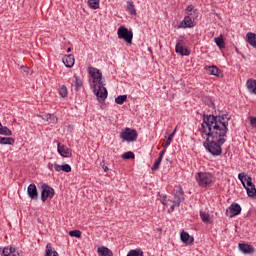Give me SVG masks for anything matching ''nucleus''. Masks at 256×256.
<instances>
[{"mask_svg": "<svg viewBox=\"0 0 256 256\" xmlns=\"http://www.w3.org/2000/svg\"><path fill=\"white\" fill-rule=\"evenodd\" d=\"M180 239L182 243H186V245H191V243L195 241V238H193V236L189 235V233L185 231L181 232Z\"/></svg>", "mask_w": 256, "mask_h": 256, "instance_id": "obj_16", "label": "nucleus"}, {"mask_svg": "<svg viewBox=\"0 0 256 256\" xmlns=\"http://www.w3.org/2000/svg\"><path fill=\"white\" fill-rule=\"evenodd\" d=\"M70 237H76V239H81V231L80 230H72L69 232Z\"/></svg>", "mask_w": 256, "mask_h": 256, "instance_id": "obj_37", "label": "nucleus"}, {"mask_svg": "<svg viewBox=\"0 0 256 256\" xmlns=\"http://www.w3.org/2000/svg\"><path fill=\"white\" fill-rule=\"evenodd\" d=\"M54 169H55V171H57V172H59V171H62V168H61V165H59V164H54Z\"/></svg>", "mask_w": 256, "mask_h": 256, "instance_id": "obj_46", "label": "nucleus"}, {"mask_svg": "<svg viewBox=\"0 0 256 256\" xmlns=\"http://www.w3.org/2000/svg\"><path fill=\"white\" fill-rule=\"evenodd\" d=\"M202 118V125H205L207 129H215V127H217L218 129H226V134L229 133V121H231V117H229V114H203Z\"/></svg>", "mask_w": 256, "mask_h": 256, "instance_id": "obj_3", "label": "nucleus"}, {"mask_svg": "<svg viewBox=\"0 0 256 256\" xmlns=\"http://www.w3.org/2000/svg\"><path fill=\"white\" fill-rule=\"evenodd\" d=\"M182 201H185V197L183 196V188L181 186L175 187L173 200L167 199V196L161 199V203L166 207H170L171 211H175V207H180Z\"/></svg>", "mask_w": 256, "mask_h": 256, "instance_id": "obj_4", "label": "nucleus"}, {"mask_svg": "<svg viewBox=\"0 0 256 256\" xmlns=\"http://www.w3.org/2000/svg\"><path fill=\"white\" fill-rule=\"evenodd\" d=\"M55 197V189L49 186V184L43 183L41 185V201L45 203L48 199H53Z\"/></svg>", "mask_w": 256, "mask_h": 256, "instance_id": "obj_8", "label": "nucleus"}, {"mask_svg": "<svg viewBox=\"0 0 256 256\" xmlns=\"http://www.w3.org/2000/svg\"><path fill=\"white\" fill-rule=\"evenodd\" d=\"M175 51L176 53H179V55H182L185 57H189V55H191V50L185 48L183 45H181V43L176 44Z\"/></svg>", "mask_w": 256, "mask_h": 256, "instance_id": "obj_15", "label": "nucleus"}, {"mask_svg": "<svg viewBox=\"0 0 256 256\" xmlns=\"http://www.w3.org/2000/svg\"><path fill=\"white\" fill-rule=\"evenodd\" d=\"M88 72L93 79V89L99 103H105V99H107V95H109V93L107 92V88H105V83L103 82V73H101V70L93 67L88 68Z\"/></svg>", "mask_w": 256, "mask_h": 256, "instance_id": "obj_2", "label": "nucleus"}, {"mask_svg": "<svg viewBox=\"0 0 256 256\" xmlns=\"http://www.w3.org/2000/svg\"><path fill=\"white\" fill-rule=\"evenodd\" d=\"M101 167L104 169L105 173H109V167L105 166V161L101 162Z\"/></svg>", "mask_w": 256, "mask_h": 256, "instance_id": "obj_41", "label": "nucleus"}, {"mask_svg": "<svg viewBox=\"0 0 256 256\" xmlns=\"http://www.w3.org/2000/svg\"><path fill=\"white\" fill-rule=\"evenodd\" d=\"M97 253L99 256H113V251L105 246L99 247Z\"/></svg>", "mask_w": 256, "mask_h": 256, "instance_id": "obj_21", "label": "nucleus"}, {"mask_svg": "<svg viewBox=\"0 0 256 256\" xmlns=\"http://www.w3.org/2000/svg\"><path fill=\"white\" fill-rule=\"evenodd\" d=\"M195 17L193 13H188L187 16L184 17L183 21L180 22L179 27L182 29H188L195 26Z\"/></svg>", "mask_w": 256, "mask_h": 256, "instance_id": "obj_9", "label": "nucleus"}, {"mask_svg": "<svg viewBox=\"0 0 256 256\" xmlns=\"http://www.w3.org/2000/svg\"><path fill=\"white\" fill-rule=\"evenodd\" d=\"M58 153L61 157H71L73 155L71 149L65 145L61 146V143L58 144Z\"/></svg>", "mask_w": 256, "mask_h": 256, "instance_id": "obj_14", "label": "nucleus"}, {"mask_svg": "<svg viewBox=\"0 0 256 256\" xmlns=\"http://www.w3.org/2000/svg\"><path fill=\"white\" fill-rule=\"evenodd\" d=\"M61 169L62 171H64V173H71V165L69 164L61 165Z\"/></svg>", "mask_w": 256, "mask_h": 256, "instance_id": "obj_40", "label": "nucleus"}, {"mask_svg": "<svg viewBox=\"0 0 256 256\" xmlns=\"http://www.w3.org/2000/svg\"><path fill=\"white\" fill-rule=\"evenodd\" d=\"M11 253H13V247H5L2 251V256H11Z\"/></svg>", "mask_w": 256, "mask_h": 256, "instance_id": "obj_38", "label": "nucleus"}, {"mask_svg": "<svg viewBox=\"0 0 256 256\" xmlns=\"http://www.w3.org/2000/svg\"><path fill=\"white\" fill-rule=\"evenodd\" d=\"M42 119L47 121V123H57L58 118L55 114H44L42 115Z\"/></svg>", "mask_w": 256, "mask_h": 256, "instance_id": "obj_23", "label": "nucleus"}, {"mask_svg": "<svg viewBox=\"0 0 256 256\" xmlns=\"http://www.w3.org/2000/svg\"><path fill=\"white\" fill-rule=\"evenodd\" d=\"M187 11V15H189V13H193V5H188L186 8Z\"/></svg>", "mask_w": 256, "mask_h": 256, "instance_id": "obj_44", "label": "nucleus"}, {"mask_svg": "<svg viewBox=\"0 0 256 256\" xmlns=\"http://www.w3.org/2000/svg\"><path fill=\"white\" fill-rule=\"evenodd\" d=\"M15 139L12 137H0V145H13Z\"/></svg>", "mask_w": 256, "mask_h": 256, "instance_id": "obj_24", "label": "nucleus"}, {"mask_svg": "<svg viewBox=\"0 0 256 256\" xmlns=\"http://www.w3.org/2000/svg\"><path fill=\"white\" fill-rule=\"evenodd\" d=\"M167 153V149L164 148L162 151H160L158 158L163 159V156Z\"/></svg>", "mask_w": 256, "mask_h": 256, "instance_id": "obj_43", "label": "nucleus"}, {"mask_svg": "<svg viewBox=\"0 0 256 256\" xmlns=\"http://www.w3.org/2000/svg\"><path fill=\"white\" fill-rule=\"evenodd\" d=\"M87 4L91 9H99V0H88Z\"/></svg>", "mask_w": 256, "mask_h": 256, "instance_id": "obj_35", "label": "nucleus"}, {"mask_svg": "<svg viewBox=\"0 0 256 256\" xmlns=\"http://www.w3.org/2000/svg\"><path fill=\"white\" fill-rule=\"evenodd\" d=\"M239 250L244 253V255H253L255 253V247L246 244V243H240L239 244Z\"/></svg>", "mask_w": 256, "mask_h": 256, "instance_id": "obj_13", "label": "nucleus"}, {"mask_svg": "<svg viewBox=\"0 0 256 256\" xmlns=\"http://www.w3.org/2000/svg\"><path fill=\"white\" fill-rule=\"evenodd\" d=\"M45 256H59V253L55 251V248L53 247V244L48 243L46 245V250H45Z\"/></svg>", "mask_w": 256, "mask_h": 256, "instance_id": "obj_22", "label": "nucleus"}, {"mask_svg": "<svg viewBox=\"0 0 256 256\" xmlns=\"http://www.w3.org/2000/svg\"><path fill=\"white\" fill-rule=\"evenodd\" d=\"M201 133V137L206 139L203 143L205 149L214 157H219L221 153H223V148L221 146L225 145L227 139L226 131L227 128L219 129L217 126L214 128H207L204 124H201V128L199 129Z\"/></svg>", "mask_w": 256, "mask_h": 256, "instance_id": "obj_1", "label": "nucleus"}, {"mask_svg": "<svg viewBox=\"0 0 256 256\" xmlns=\"http://www.w3.org/2000/svg\"><path fill=\"white\" fill-rule=\"evenodd\" d=\"M246 87L250 93H253V95H256V80L254 79L247 80Z\"/></svg>", "mask_w": 256, "mask_h": 256, "instance_id": "obj_20", "label": "nucleus"}, {"mask_svg": "<svg viewBox=\"0 0 256 256\" xmlns=\"http://www.w3.org/2000/svg\"><path fill=\"white\" fill-rule=\"evenodd\" d=\"M248 197H256V188L254 186H250L249 188H246Z\"/></svg>", "mask_w": 256, "mask_h": 256, "instance_id": "obj_34", "label": "nucleus"}, {"mask_svg": "<svg viewBox=\"0 0 256 256\" xmlns=\"http://www.w3.org/2000/svg\"><path fill=\"white\" fill-rule=\"evenodd\" d=\"M118 39H123L129 45L133 43V31L129 30L125 26H120L117 31Z\"/></svg>", "mask_w": 256, "mask_h": 256, "instance_id": "obj_6", "label": "nucleus"}, {"mask_svg": "<svg viewBox=\"0 0 256 256\" xmlns=\"http://www.w3.org/2000/svg\"><path fill=\"white\" fill-rule=\"evenodd\" d=\"M67 53H71V48H68V49H67Z\"/></svg>", "mask_w": 256, "mask_h": 256, "instance_id": "obj_49", "label": "nucleus"}, {"mask_svg": "<svg viewBox=\"0 0 256 256\" xmlns=\"http://www.w3.org/2000/svg\"><path fill=\"white\" fill-rule=\"evenodd\" d=\"M2 125H3V124H1V122H0V128L2 127Z\"/></svg>", "mask_w": 256, "mask_h": 256, "instance_id": "obj_51", "label": "nucleus"}, {"mask_svg": "<svg viewBox=\"0 0 256 256\" xmlns=\"http://www.w3.org/2000/svg\"><path fill=\"white\" fill-rule=\"evenodd\" d=\"M196 181L200 187H211L215 182V178L211 173L200 172L196 175Z\"/></svg>", "mask_w": 256, "mask_h": 256, "instance_id": "obj_5", "label": "nucleus"}, {"mask_svg": "<svg viewBox=\"0 0 256 256\" xmlns=\"http://www.w3.org/2000/svg\"><path fill=\"white\" fill-rule=\"evenodd\" d=\"M250 125H252V127H256V117H250Z\"/></svg>", "mask_w": 256, "mask_h": 256, "instance_id": "obj_42", "label": "nucleus"}, {"mask_svg": "<svg viewBox=\"0 0 256 256\" xmlns=\"http://www.w3.org/2000/svg\"><path fill=\"white\" fill-rule=\"evenodd\" d=\"M10 256H21V255H19V253L17 252V250L12 247V252H11Z\"/></svg>", "mask_w": 256, "mask_h": 256, "instance_id": "obj_45", "label": "nucleus"}, {"mask_svg": "<svg viewBox=\"0 0 256 256\" xmlns=\"http://www.w3.org/2000/svg\"><path fill=\"white\" fill-rule=\"evenodd\" d=\"M127 11L130 13V15H137V9H135V4H133V1L127 2Z\"/></svg>", "mask_w": 256, "mask_h": 256, "instance_id": "obj_27", "label": "nucleus"}, {"mask_svg": "<svg viewBox=\"0 0 256 256\" xmlns=\"http://www.w3.org/2000/svg\"><path fill=\"white\" fill-rule=\"evenodd\" d=\"M157 231H162V229L161 228H157Z\"/></svg>", "mask_w": 256, "mask_h": 256, "instance_id": "obj_50", "label": "nucleus"}, {"mask_svg": "<svg viewBox=\"0 0 256 256\" xmlns=\"http://www.w3.org/2000/svg\"><path fill=\"white\" fill-rule=\"evenodd\" d=\"M48 169H49V171H53V164L48 163Z\"/></svg>", "mask_w": 256, "mask_h": 256, "instance_id": "obj_48", "label": "nucleus"}, {"mask_svg": "<svg viewBox=\"0 0 256 256\" xmlns=\"http://www.w3.org/2000/svg\"><path fill=\"white\" fill-rule=\"evenodd\" d=\"M58 93L60 97H62V99H65V97H68L69 91L67 90V86L66 85L60 86L58 89Z\"/></svg>", "mask_w": 256, "mask_h": 256, "instance_id": "obj_26", "label": "nucleus"}, {"mask_svg": "<svg viewBox=\"0 0 256 256\" xmlns=\"http://www.w3.org/2000/svg\"><path fill=\"white\" fill-rule=\"evenodd\" d=\"M127 256H144L143 255V250H141V248L130 250L128 252Z\"/></svg>", "mask_w": 256, "mask_h": 256, "instance_id": "obj_31", "label": "nucleus"}, {"mask_svg": "<svg viewBox=\"0 0 256 256\" xmlns=\"http://www.w3.org/2000/svg\"><path fill=\"white\" fill-rule=\"evenodd\" d=\"M74 79H75V82H74L75 91H80L81 87H83V81L77 75H74Z\"/></svg>", "mask_w": 256, "mask_h": 256, "instance_id": "obj_28", "label": "nucleus"}, {"mask_svg": "<svg viewBox=\"0 0 256 256\" xmlns=\"http://www.w3.org/2000/svg\"><path fill=\"white\" fill-rule=\"evenodd\" d=\"M27 195L32 201H38L39 191H37V186L35 185V183H32L28 186Z\"/></svg>", "mask_w": 256, "mask_h": 256, "instance_id": "obj_12", "label": "nucleus"}, {"mask_svg": "<svg viewBox=\"0 0 256 256\" xmlns=\"http://www.w3.org/2000/svg\"><path fill=\"white\" fill-rule=\"evenodd\" d=\"M122 159H135V153L128 151L122 155Z\"/></svg>", "mask_w": 256, "mask_h": 256, "instance_id": "obj_39", "label": "nucleus"}, {"mask_svg": "<svg viewBox=\"0 0 256 256\" xmlns=\"http://www.w3.org/2000/svg\"><path fill=\"white\" fill-rule=\"evenodd\" d=\"M163 161V158H157L152 166V171H157L159 169V166L161 165V162Z\"/></svg>", "mask_w": 256, "mask_h": 256, "instance_id": "obj_36", "label": "nucleus"}, {"mask_svg": "<svg viewBox=\"0 0 256 256\" xmlns=\"http://www.w3.org/2000/svg\"><path fill=\"white\" fill-rule=\"evenodd\" d=\"M65 67L71 68L73 67V65H75V56H73V54H69L67 56H65L62 59Z\"/></svg>", "mask_w": 256, "mask_h": 256, "instance_id": "obj_18", "label": "nucleus"}, {"mask_svg": "<svg viewBox=\"0 0 256 256\" xmlns=\"http://www.w3.org/2000/svg\"><path fill=\"white\" fill-rule=\"evenodd\" d=\"M241 214V205L237 203H232L230 207L226 210L227 217L233 218Z\"/></svg>", "mask_w": 256, "mask_h": 256, "instance_id": "obj_11", "label": "nucleus"}, {"mask_svg": "<svg viewBox=\"0 0 256 256\" xmlns=\"http://www.w3.org/2000/svg\"><path fill=\"white\" fill-rule=\"evenodd\" d=\"M214 41L219 47V49H225V40L223 39V35H220L219 37L214 38Z\"/></svg>", "mask_w": 256, "mask_h": 256, "instance_id": "obj_25", "label": "nucleus"}, {"mask_svg": "<svg viewBox=\"0 0 256 256\" xmlns=\"http://www.w3.org/2000/svg\"><path fill=\"white\" fill-rule=\"evenodd\" d=\"M205 69L210 75H214L215 77H221L222 75L221 69H218V67L215 65L206 66Z\"/></svg>", "mask_w": 256, "mask_h": 256, "instance_id": "obj_19", "label": "nucleus"}, {"mask_svg": "<svg viewBox=\"0 0 256 256\" xmlns=\"http://www.w3.org/2000/svg\"><path fill=\"white\" fill-rule=\"evenodd\" d=\"M137 137H139L137 130L131 128H125L120 133V138H122L124 141H127L128 143H133V141H137Z\"/></svg>", "mask_w": 256, "mask_h": 256, "instance_id": "obj_7", "label": "nucleus"}, {"mask_svg": "<svg viewBox=\"0 0 256 256\" xmlns=\"http://www.w3.org/2000/svg\"><path fill=\"white\" fill-rule=\"evenodd\" d=\"M200 217L203 223H211V217L209 216V214L200 211Z\"/></svg>", "mask_w": 256, "mask_h": 256, "instance_id": "obj_32", "label": "nucleus"}, {"mask_svg": "<svg viewBox=\"0 0 256 256\" xmlns=\"http://www.w3.org/2000/svg\"><path fill=\"white\" fill-rule=\"evenodd\" d=\"M175 133H177V129H174L173 132L168 136L167 140L164 144H162V147L167 148L171 145V142L173 141V137H175Z\"/></svg>", "mask_w": 256, "mask_h": 256, "instance_id": "obj_29", "label": "nucleus"}, {"mask_svg": "<svg viewBox=\"0 0 256 256\" xmlns=\"http://www.w3.org/2000/svg\"><path fill=\"white\" fill-rule=\"evenodd\" d=\"M238 179L241 181L244 189L255 186V184H253V178L247 176L244 172L238 174Z\"/></svg>", "mask_w": 256, "mask_h": 256, "instance_id": "obj_10", "label": "nucleus"}, {"mask_svg": "<svg viewBox=\"0 0 256 256\" xmlns=\"http://www.w3.org/2000/svg\"><path fill=\"white\" fill-rule=\"evenodd\" d=\"M0 135H6L8 137H11V135H13V132L7 126H1Z\"/></svg>", "mask_w": 256, "mask_h": 256, "instance_id": "obj_30", "label": "nucleus"}, {"mask_svg": "<svg viewBox=\"0 0 256 256\" xmlns=\"http://www.w3.org/2000/svg\"><path fill=\"white\" fill-rule=\"evenodd\" d=\"M22 69H23L24 73H29V67L22 66Z\"/></svg>", "mask_w": 256, "mask_h": 256, "instance_id": "obj_47", "label": "nucleus"}, {"mask_svg": "<svg viewBox=\"0 0 256 256\" xmlns=\"http://www.w3.org/2000/svg\"><path fill=\"white\" fill-rule=\"evenodd\" d=\"M126 101H127V95H120L115 98V103H117V105H123V103H125Z\"/></svg>", "mask_w": 256, "mask_h": 256, "instance_id": "obj_33", "label": "nucleus"}, {"mask_svg": "<svg viewBox=\"0 0 256 256\" xmlns=\"http://www.w3.org/2000/svg\"><path fill=\"white\" fill-rule=\"evenodd\" d=\"M246 42L248 45L256 49V34L253 32H248L246 34Z\"/></svg>", "mask_w": 256, "mask_h": 256, "instance_id": "obj_17", "label": "nucleus"}]
</instances>
